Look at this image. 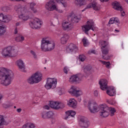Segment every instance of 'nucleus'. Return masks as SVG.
I'll list each match as a JSON object with an SVG mask.
<instances>
[{
	"mask_svg": "<svg viewBox=\"0 0 128 128\" xmlns=\"http://www.w3.org/2000/svg\"><path fill=\"white\" fill-rule=\"evenodd\" d=\"M87 107L91 114H96L100 110V116L102 118H106L110 116L108 106L106 104H101L98 106V102L92 100L88 101Z\"/></svg>",
	"mask_w": 128,
	"mask_h": 128,
	"instance_id": "obj_1",
	"label": "nucleus"
},
{
	"mask_svg": "<svg viewBox=\"0 0 128 128\" xmlns=\"http://www.w3.org/2000/svg\"><path fill=\"white\" fill-rule=\"evenodd\" d=\"M14 74L12 70L6 67L0 68V84L8 86L14 80Z\"/></svg>",
	"mask_w": 128,
	"mask_h": 128,
	"instance_id": "obj_2",
	"label": "nucleus"
},
{
	"mask_svg": "<svg viewBox=\"0 0 128 128\" xmlns=\"http://www.w3.org/2000/svg\"><path fill=\"white\" fill-rule=\"evenodd\" d=\"M80 20V16H78L74 13H72L68 18V19L63 21L62 27L64 30H72L74 26L70 24V22H78Z\"/></svg>",
	"mask_w": 128,
	"mask_h": 128,
	"instance_id": "obj_3",
	"label": "nucleus"
},
{
	"mask_svg": "<svg viewBox=\"0 0 128 128\" xmlns=\"http://www.w3.org/2000/svg\"><path fill=\"white\" fill-rule=\"evenodd\" d=\"M86 2H92L88 4L86 8L82 10V12H84V10H86V8H93L94 10H100V6L98 5V3H96V0H75L74 4L82 6H84V4H86Z\"/></svg>",
	"mask_w": 128,
	"mask_h": 128,
	"instance_id": "obj_4",
	"label": "nucleus"
},
{
	"mask_svg": "<svg viewBox=\"0 0 128 128\" xmlns=\"http://www.w3.org/2000/svg\"><path fill=\"white\" fill-rule=\"evenodd\" d=\"M48 37L43 38L41 41V50L43 52H50L56 48V43L48 40Z\"/></svg>",
	"mask_w": 128,
	"mask_h": 128,
	"instance_id": "obj_5",
	"label": "nucleus"
},
{
	"mask_svg": "<svg viewBox=\"0 0 128 128\" xmlns=\"http://www.w3.org/2000/svg\"><path fill=\"white\" fill-rule=\"evenodd\" d=\"M42 80V74L40 71H36L27 79V82L30 84H38Z\"/></svg>",
	"mask_w": 128,
	"mask_h": 128,
	"instance_id": "obj_6",
	"label": "nucleus"
},
{
	"mask_svg": "<svg viewBox=\"0 0 128 128\" xmlns=\"http://www.w3.org/2000/svg\"><path fill=\"white\" fill-rule=\"evenodd\" d=\"M2 54L6 58H14L17 56V54L16 52V48L14 46H8L4 48Z\"/></svg>",
	"mask_w": 128,
	"mask_h": 128,
	"instance_id": "obj_7",
	"label": "nucleus"
},
{
	"mask_svg": "<svg viewBox=\"0 0 128 128\" xmlns=\"http://www.w3.org/2000/svg\"><path fill=\"white\" fill-rule=\"evenodd\" d=\"M45 8L49 12H52V10H56L58 12L62 14L63 12V10L58 8V5L56 4V1L54 0H50L45 5Z\"/></svg>",
	"mask_w": 128,
	"mask_h": 128,
	"instance_id": "obj_8",
	"label": "nucleus"
},
{
	"mask_svg": "<svg viewBox=\"0 0 128 128\" xmlns=\"http://www.w3.org/2000/svg\"><path fill=\"white\" fill-rule=\"evenodd\" d=\"M58 79L56 78H48L46 80L44 87L46 90H54L56 88Z\"/></svg>",
	"mask_w": 128,
	"mask_h": 128,
	"instance_id": "obj_9",
	"label": "nucleus"
},
{
	"mask_svg": "<svg viewBox=\"0 0 128 128\" xmlns=\"http://www.w3.org/2000/svg\"><path fill=\"white\" fill-rule=\"evenodd\" d=\"M42 20L38 18H34L32 20L30 21L29 24L30 26L33 30H38L42 26Z\"/></svg>",
	"mask_w": 128,
	"mask_h": 128,
	"instance_id": "obj_10",
	"label": "nucleus"
},
{
	"mask_svg": "<svg viewBox=\"0 0 128 128\" xmlns=\"http://www.w3.org/2000/svg\"><path fill=\"white\" fill-rule=\"evenodd\" d=\"M68 92L76 98H78V96H80L84 94L82 90L76 86H72L68 90Z\"/></svg>",
	"mask_w": 128,
	"mask_h": 128,
	"instance_id": "obj_11",
	"label": "nucleus"
},
{
	"mask_svg": "<svg viewBox=\"0 0 128 128\" xmlns=\"http://www.w3.org/2000/svg\"><path fill=\"white\" fill-rule=\"evenodd\" d=\"M78 125L81 128H88L90 126V123L88 118L84 116H80L78 118Z\"/></svg>",
	"mask_w": 128,
	"mask_h": 128,
	"instance_id": "obj_12",
	"label": "nucleus"
},
{
	"mask_svg": "<svg viewBox=\"0 0 128 128\" xmlns=\"http://www.w3.org/2000/svg\"><path fill=\"white\" fill-rule=\"evenodd\" d=\"M49 104L50 108H54V110H60V108H64V104L58 101H50Z\"/></svg>",
	"mask_w": 128,
	"mask_h": 128,
	"instance_id": "obj_13",
	"label": "nucleus"
},
{
	"mask_svg": "<svg viewBox=\"0 0 128 128\" xmlns=\"http://www.w3.org/2000/svg\"><path fill=\"white\" fill-rule=\"evenodd\" d=\"M82 76L80 73L73 75L70 77L69 82L72 83L76 82V84H78L82 80V78H80Z\"/></svg>",
	"mask_w": 128,
	"mask_h": 128,
	"instance_id": "obj_14",
	"label": "nucleus"
},
{
	"mask_svg": "<svg viewBox=\"0 0 128 128\" xmlns=\"http://www.w3.org/2000/svg\"><path fill=\"white\" fill-rule=\"evenodd\" d=\"M12 20V17L10 15H6L4 13H0V22L4 24H8Z\"/></svg>",
	"mask_w": 128,
	"mask_h": 128,
	"instance_id": "obj_15",
	"label": "nucleus"
},
{
	"mask_svg": "<svg viewBox=\"0 0 128 128\" xmlns=\"http://www.w3.org/2000/svg\"><path fill=\"white\" fill-rule=\"evenodd\" d=\"M67 106L69 108H78V101L74 98H70L67 100Z\"/></svg>",
	"mask_w": 128,
	"mask_h": 128,
	"instance_id": "obj_16",
	"label": "nucleus"
},
{
	"mask_svg": "<svg viewBox=\"0 0 128 128\" xmlns=\"http://www.w3.org/2000/svg\"><path fill=\"white\" fill-rule=\"evenodd\" d=\"M66 116L64 117V120H68V118H74L76 116V112L74 110H68L65 112Z\"/></svg>",
	"mask_w": 128,
	"mask_h": 128,
	"instance_id": "obj_17",
	"label": "nucleus"
},
{
	"mask_svg": "<svg viewBox=\"0 0 128 128\" xmlns=\"http://www.w3.org/2000/svg\"><path fill=\"white\" fill-rule=\"evenodd\" d=\"M16 64L18 66V68L21 70L22 72H24L26 70V65L24 64V62L22 59L20 58L17 60L16 62Z\"/></svg>",
	"mask_w": 128,
	"mask_h": 128,
	"instance_id": "obj_18",
	"label": "nucleus"
},
{
	"mask_svg": "<svg viewBox=\"0 0 128 128\" xmlns=\"http://www.w3.org/2000/svg\"><path fill=\"white\" fill-rule=\"evenodd\" d=\"M98 84L100 88L102 90H106L108 87V80L104 79H102L99 80Z\"/></svg>",
	"mask_w": 128,
	"mask_h": 128,
	"instance_id": "obj_19",
	"label": "nucleus"
},
{
	"mask_svg": "<svg viewBox=\"0 0 128 128\" xmlns=\"http://www.w3.org/2000/svg\"><path fill=\"white\" fill-rule=\"evenodd\" d=\"M106 94L108 96H116V88L113 86H109L106 88Z\"/></svg>",
	"mask_w": 128,
	"mask_h": 128,
	"instance_id": "obj_20",
	"label": "nucleus"
},
{
	"mask_svg": "<svg viewBox=\"0 0 128 128\" xmlns=\"http://www.w3.org/2000/svg\"><path fill=\"white\" fill-rule=\"evenodd\" d=\"M100 44L101 46V48L102 54H106L108 53V50L106 48V46H108V42L106 41H102L100 42Z\"/></svg>",
	"mask_w": 128,
	"mask_h": 128,
	"instance_id": "obj_21",
	"label": "nucleus"
},
{
	"mask_svg": "<svg viewBox=\"0 0 128 128\" xmlns=\"http://www.w3.org/2000/svg\"><path fill=\"white\" fill-rule=\"evenodd\" d=\"M18 18L23 20V22H26L30 18V17L28 15L24 14V12H20L18 13Z\"/></svg>",
	"mask_w": 128,
	"mask_h": 128,
	"instance_id": "obj_22",
	"label": "nucleus"
},
{
	"mask_svg": "<svg viewBox=\"0 0 128 128\" xmlns=\"http://www.w3.org/2000/svg\"><path fill=\"white\" fill-rule=\"evenodd\" d=\"M36 128V124L32 122H28L24 124L22 126L21 128Z\"/></svg>",
	"mask_w": 128,
	"mask_h": 128,
	"instance_id": "obj_23",
	"label": "nucleus"
},
{
	"mask_svg": "<svg viewBox=\"0 0 128 128\" xmlns=\"http://www.w3.org/2000/svg\"><path fill=\"white\" fill-rule=\"evenodd\" d=\"M112 6L116 10H120L122 7L120 3L118 1H114L112 3Z\"/></svg>",
	"mask_w": 128,
	"mask_h": 128,
	"instance_id": "obj_24",
	"label": "nucleus"
},
{
	"mask_svg": "<svg viewBox=\"0 0 128 128\" xmlns=\"http://www.w3.org/2000/svg\"><path fill=\"white\" fill-rule=\"evenodd\" d=\"M6 32V26L4 24H0V36H4Z\"/></svg>",
	"mask_w": 128,
	"mask_h": 128,
	"instance_id": "obj_25",
	"label": "nucleus"
},
{
	"mask_svg": "<svg viewBox=\"0 0 128 128\" xmlns=\"http://www.w3.org/2000/svg\"><path fill=\"white\" fill-rule=\"evenodd\" d=\"M116 23L117 26H120V19L118 18H112L110 20L109 24H113Z\"/></svg>",
	"mask_w": 128,
	"mask_h": 128,
	"instance_id": "obj_26",
	"label": "nucleus"
},
{
	"mask_svg": "<svg viewBox=\"0 0 128 128\" xmlns=\"http://www.w3.org/2000/svg\"><path fill=\"white\" fill-rule=\"evenodd\" d=\"M66 50L68 52H76V50H78V47L76 46V45L73 44H71L68 46Z\"/></svg>",
	"mask_w": 128,
	"mask_h": 128,
	"instance_id": "obj_27",
	"label": "nucleus"
},
{
	"mask_svg": "<svg viewBox=\"0 0 128 128\" xmlns=\"http://www.w3.org/2000/svg\"><path fill=\"white\" fill-rule=\"evenodd\" d=\"M68 40V35L65 34L60 39V42L62 44H66Z\"/></svg>",
	"mask_w": 128,
	"mask_h": 128,
	"instance_id": "obj_28",
	"label": "nucleus"
},
{
	"mask_svg": "<svg viewBox=\"0 0 128 128\" xmlns=\"http://www.w3.org/2000/svg\"><path fill=\"white\" fill-rule=\"evenodd\" d=\"M6 122L4 117L3 115L0 114V128H4V126Z\"/></svg>",
	"mask_w": 128,
	"mask_h": 128,
	"instance_id": "obj_29",
	"label": "nucleus"
},
{
	"mask_svg": "<svg viewBox=\"0 0 128 128\" xmlns=\"http://www.w3.org/2000/svg\"><path fill=\"white\" fill-rule=\"evenodd\" d=\"M116 109L114 108H112V107H108V112H109V114H110V116H114V114L116 113Z\"/></svg>",
	"mask_w": 128,
	"mask_h": 128,
	"instance_id": "obj_30",
	"label": "nucleus"
},
{
	"mask_svg": "<svg viewBox=\"0 0 128 128\" xmlns=\"http://www.w3.org/2000/svg\"><path fill=\"white\" fill-rule=\"evenodd\" d=\"M82 32H84L85 34H88V30H90L91 29V28L88 27L86 24L82 26Z\"/></svg>",
	"mask_w": 128,
	"mask_h": 128,
	"instance_id": "obj_31",
	"label": "nucleus"
},
{
	"mask_svg": "<svg viewBox=\"0 0 128 128\" xmlns=\"http://www.w3.org/2000/svg\"><path fill=\"white\" fill-rule=\"evenodd\" d=\"M100 62L102 64L105 66L107 68H110V62L102 61V60H100Z\"/></svg>",
	"mask_w": 128,
	"mask_h": 128,
	"instance_id": "obj_32",
	"label": "nucleus"
},
{
	"mask_svg": "<svg viewBox=\"0 0 128 128\" xmlns=\"http://www.w3.org/2000/svg\"><path fill=\"white\" fill-rule=\"evenodd\" d=\"M40 116L42 118H48V112L44 110L41 111Z\"/></svg>",
	"mask_w": 128,
	"mask_h": 128,
	"instance_id": "obj_33",
	"label": "nucleus"
},
{
	"mask_svg": "<svg viewBox=\"0 0 128 128\" xmlns=\"http://www.w3.org/2000/svg\"><path fill=\"white\" fill-rule=\"evenodd\" d=\"M88 27H90V28H92V26H94V20H90L87 21L86 24Z\"/></svg>",
	"mask_w": 128,
	"mask_h": 128,
	"instance_id": "obj_34",
	"label": "nucleus"
},
{
	"mask_svg": "<svg viewBox=\"0 0 128 128\" xmlns=\"http://www.w3.org/2000/svg\"><path fill=\"white\" fill-rule=\"evenodd\" d=\"M82 42H83V44L84 46H88L90 44V42H88V40L86 38H82Z\"/></svg>",
	"mask_w": 128,
	"mask_h": 128,
	"instance_id": "obj_35",
	"label": "nucleus"
},
{
	"mask_svg": "<svg viewBox=\"0 0 128 128\" xmlns=\"http://www.w3.org/2000/svg\"><path fill=\"white\" fill-rule=\"evenodd\" d=\"M16 42H22L23 40H24V38L19 35L16 38Z\"/></svg>",
	"mask_w": 128,
	"mask_h": 128,
	"instance_id": "obj_36",
	"label": "nucleus"
},
{
	"mask_svg": "<svg viewBox=\"0 0 128 128\" xmlns=\"http://www.w3.org/2000/svg\"><path fill=\"white\" fill-rule=\"evenodd\" d=\"M55 0L56 2H58V4H62L64 8H66L67 4L66 2H64V0Z\"/></svg>",
	"mask_w": 128,
	"mask_h": 128,
	"instance_id": "obj_37",
	"label": "nucleus"
},
{
	"mask_svg": "<svg viewBox=\"0 0 128 128\" xmlns=\"http://www.w3.org/2000/svg\"><path fill=\"white\" fill-rule=\"evenodd\" d=\"M54 112H47V118H50L54 116Z\"/></svg>",
	"mask_w": 128,
	"mask_h": 128,
	"instance_id": "obj_38",
	"label": "nucleus"
},
{
	"mask_svg": "<svg viewBox=\"0 0 128 128\" xmlns=\"http://www.w3.org/2000/svg\"><path fill=\"white\" fill-rule=\"evenodd\" d=\"M86 58V56L84 55H80L79 56V60L80 62H84Z\"/></svg>",
	"mask_w": 128,
	"mask_h": 128,
	"instance_id": "obj_39",
	"label": "nucleus"
},
{
	"mask_svg": "<svg viewBox=\"0 0 128 128\" xmlns=\"http://www.w3.org/2000/svg\"><path fill=\"white\" fill-rule=\"evenodd\" d=\"M118 10L120 12L121 16H126V12H124L122 8Z\"/></svg>",
	"mask_w": 128,
	"mask_h": 128,
	"instance_id": "obj_40",
	"label": "nucleus"
},
{
	"mask_svg": "<svg viewBox=\"0 0 128 128\" xmlns=\"http://www.w3.org/2000/svg\"><path fill=\"white\" fill-rule=\"evenodd\" d=\"M30 54L33 56L34 58H38V55H36V52L34 51L31 50L30 51Z\"/></svg>",
	"mask_w": 128,
	"mask_h": 128,
	"instance_id": "obj_41",
	"label": "nucleus"
},
{
	"mask_svg": "<svg viewBox=\"0 0 128 128\" xmlns=\"http://www.w3.org/2000/svg\"><path fill=\"white\" fill-rule=\"evenodd\" d=\"M90 30H92L93 32H98V27H96V25L94 24Z\"/></svg>",
	"mask_w": 128,
	"mask_h": 128,
	"instance_id": "obj_42",
	"label": "nucleus"
},
{
	"mask_svg": "<svg viewBox=\"0 0 128 128\" xmlns=\"http://www.w3.org/2000/svg\"><path fill=\"white\" fill-rule=\"evenodd\" d=\"M68 70H70V69L67 66H65L64 68V74H68Z\"/></svg>",
	"mask_w": 128,
	"mask_h": 128,
	"instance_id": "obj_43",
	"label": "nucleus"
},
{
	"mask_svg": "<svg viewBox=\"0 0 128 128\" xmlns=\"http://www.w3.org/2000/svg\"><path fill=\"white\" fill-rule=\"evenodd\" d=\"M12 106V104L10 102H8L5 104V108H10Z\"/></svg>",
	"mask_w": 128,
	"mask_h": 128,
	"instance_id": "obj_44",
	"label": "nucleus"
},
{
	"mask_svg": "<svg viewBox=\"0 0 128 128\" xmlns=\"http://www.w3.org/2000/svg\"><path fill=\"white\" fill-rule=\"evenodd\" d=\"M36 6V3L34 2H32L30 4V8L32 9L34 8V7Z\"/></svg>",
	"mask_w": 128,
	"mask_h": 128,
	"instance_id": "obj_45",
	"label": "nucleus"
},
{
	"mask_svg": "<svg viewBox=\"0 0 128 128\" xmlns=\"http://www.w3.org/2000/svg\"><path fill=\"white\" fill-rule=\"evenodd\" d=\"M94 94L95 96H98V90H94Z\"/></svg>",
	"mask_w": 128,
	"mask_h": 128,
	"instance_id": "obj_46",
	"label": "nucleus"
},
{
	"mask_svg": "<svg viewBox=\"0 0 128 128\" xmlns=\"http://www.w3.org/2000/svg\"><path fill=\"white\" fill-rule=\"evenodd\" d=\"M31 10H32V12H34V14H36V12H38V10H36V9L34 8H32Z\"/></svg>",
	"mask_w": 128,
	"mask_h": 128,
	"instance_id": "obj_47",
	"label": "nucleus"
},
{
	"mask_svg": "<svg viewBox=\"0 0 128 128\" xmlns=\"http://www.w3.org/2000/svg\"><path fill=\"white\" fill-rule=\"evenodd\" d=\"M44 110H49L50 109V106L46 105L44 106Z\"/></svg>",
	"mask_w": 128,
	"mask_h": 128,
	"instance_id": "obj_48",
	"label": "nucleus"
},
{
	"mask_svg": "<svg viewBox=\"0 0 128 128\" xmlns=\"http://www.w3.org/2000/svg\"><path fill=\"white\" fill-rule=\"evenodd\" d=\"M89 54H96V50H91L89 51Z\"/></svg>",
	"mask_w": 128,
	"mask_h": 128,
	"instance_id": "obj_49",
	"label": "nucleus"
},
{
	"mask_svg": "<svg viewBox=\"0 0 128 128\" xmlns=\"http://www.w3.org/2000/svg\"><path fill=\"white\" fill-rule=\"evenodd\" d=\"M3 98H4V96L2 95V94L0 93V102L2 100Z\"/></svg>",
	"mask_w": 128,
	"mask_h": 128,
	"instance_id": "obj_50",
	"label": "nucleus"
},
{
	"mask_svg": "<svg viewBox=\"0 0 128 128\" xmlns=\"http://www.w3.org/2000/svg\"><path fill=\"white\" fill-rule=\"evenodd\" d=\"M101 2H108L110 0H100Z\"/></svg>",
	"mask_w": 128,
	"mask_h": 128,
	"instance_id": "obj_51",
	"label": "nucleus"
},
{
	"mask_svg": "<svg viewBox=\"0 0 128 128\" xmlns=\"http://www.w3.org/2000/svg\"><path fill=\"white\" fill-rule=\"evenodd\" d=\"M106 102H108V104H114L116 103V102H114V103H110V100H106Z\"/></svg>",
	"mask_w": 128,
	"mask_h": 128,
	"instance_id": "obj_52",
	"label": "nucleus"
},
{
	"mask_svg": "<svg viewBox=\"0 0 128 128\" xmlns=\"http://www.w3.org/2000/svg\"><path fill=\"white\" fill-rule=\"evenodd\" d=\"M103 58H104V60H110V57H104Z\"/></svg>",
	"mask_w": 128,
	"mask_h": 128,
	"instance_id": "obj_53",
	"label": "nucleus"
},
{
	"mask_svg": "<svg viewBox=\"0 0 128 128\" xmlns=\"http://www.w3.org/2000/svg\"><path fill=\"white\" fill-rule=\"evenodd\" d=\"M16 112H22V109L21 108H18L16 110Z\"/></svg>",
	"mask_w": 128,
	"mask_h": 128,
	"instance_id": "obj_54",
	"label": "nucleus"
},
{
	"mask_svg": "<svg viewBox=\"0 0 128 128\" xmlns=\"http://www.w3.org/2000/svg\"><path fill=\"white\" fill-rule=\"evenodd\" d=\"M20 22H18L16 24V26H20Z\"/></svg>",
	"mask_w": 128,
	"mask_h": 128,
	"instance_id": "obj_55",
	"label": "nucleus"
},
{
	"mask_svg": "<svg viewBox=\"0 0 128 128\" xmlns=\"http://www.w3.org/2000/svg\"><path fill=\"white\" fill-rule=\"evenodd\" d=\"M114 32H120V30H118V29H116L114 30Z\"/></svg>",
	"mask_w": 128,
	"mask_h": 128,
	"instance_id": "obj_56",
	"label": "nucleus"
},
{
	"mask_svg": "<svg viewBox=\"0 0 128 128\" xmlns=\"http://www.w3.org/2000/svg\"><path fill=\"white\" fill-rule=\"evenodd\" d=\"M15 34H18V29L17 28H16L14 30V32Z\"/></svg>",
	"mask_w": 128,
	"mask_h": 128,
	"instance_id": "obj_57",
	"label": "nucleus"
},
{
	"mask_svg": "<svg viewBox=\"0 0 128 128\" xmlns=\"http://www.w3.org/2000/svg\"><path fill=\"white\" fill-rule=\"evenodd\" d=\"M84 106H86V100H84Z\"/></svg>",
	"mask_w": 128,
	"mask_h": 128,
	"instance_id": "obj_58",
	"label": "nucleus"
},
{
	"mask_svg": "<svg viewBox=\"0 0 128 128\" xmlns=\"http://www.w3.org/2000/svg\"><path fill=\"white\" fill-rule=\"evenodd\" d=\"M62 94H64V88H62Z\"/></svg>",
	"mask_w": 128,
	"mask_h": 128,
	"instance_id": "obj_59",
	"label": "nucleus"
},
{
	"mask_svg": "<svg viewBox=\"0 0 128 128\" xmlns=\"http://www.w3.org/2000/svg\"><path fill=\"white\" fill-rule=\"evenodd\" d=\"M6 8H7V7H3V8H2V10H6Z\"/></svg>",
	"mask_w": 128,
	"mask_h": 128,
	"instance_id": "obj_60",
	"label": "nucleus"
},
{
	"mask_svg": "<svg viewBox=\"0 0 128 128\" xmlns=\"http://www.w3.org/2000/svg\"><path fill=\"white\" fill-rule=\"evenodd\" d=\"M125 2H127V4H128V0H124Z\"/></svg>",
	"mask_w": 128,
	"mask_h": 128,
	"instance_id": "obj_61",
	"label": "nucleus"
},
{
	"mask_svg": "<svg viewBox=\"0 0 128 128\" xmlns=\"http://www.w3.org/2000/svg\"><path fill=\"white\" fill-rule=\"evenodd\" d=\"M90 70H92V67H90Z\"/></svg>",
	"mask_w": 128,
	"mask_h": 128,
	"instance_id": "obj_62",
	"label": "nucleus"
},
{
	"mask_svg": "<svg viewBox=\"0 0 128 128\" xmlns=\"http://www.w3.org/2000/svg\"><path fill=\"white\" fill-rule=\"evenodd\" d=\"M80 100H82V99H80Z\"/></svg>",
	"mask_w": 128,
	"mask_h": 128,
	"instance_id": "obj_63",
	"label": "nucleus"
},
{
	"mask_svg": "<svg viewBox=\"0 0 128 128\" xmlns=\"http://www.w3.org/2000/svg\"><path fill=\"white\" fill-rule=\"evenodd\" d=\"M14 108H16V106H14Z\"/></svg>",
	"mask_w": 128,
	"mask_h": 128,
	"instance_id": "obj_64",
	"label": "nucleus"
}]
</instances>
